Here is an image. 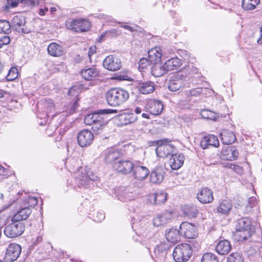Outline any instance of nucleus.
Listing matches in <instances>:
<instances>
[{"label": "nucleus", "instance_id": "nucleus-55", "mask_svg": "<svg viewBox=\"0 0 262 262\" xmlns=\"http://www.w3.org/2000/svg\"><path fill=\"white\" fill-rule=\"evenodd\" d=\"M66 165L69 167V170L74 171L75 168H77L79 170L78 165L76 164V162L74 160H69L66 163Z\"/></svg>", "mask_w": 262, "mask_h": 262}, {"label": "nucleus", "instance_id": "nucleus-21", "mask_svg": "<svg viewBox=\"0 0 262 262\" xmlns=\"http://www.w3.org/2000/svg\"><path fill=\"white\" fill-rule=\"evenodd\" d=\"M200 145L203 149L208 148L211 146L218 147L219 141L216 136L213 135H208L203 137Z\"/></svg>", "mask_w": 262, "mask_h": 262}, {"label": "nucleus", "instance_id": "nucleus-15", "mask_svg": "<svg viewBox=\"0 0 262 262\" xmlns=\"http://www.w3.org/2000/svg\"><path fill=\"white\" fill-rule=\"evenodd\" d=\"M94 140L93 133L88 130L80 131L77 136V141L81 147H86L91 144Z\"/></svg>", "mask_w": 262, "mask_h": 262}, {"label": "nucleus", "instance_id": "nucleus-13", "mask_svg": "<svg viewBox=\"0 0 262 262\" xmlns=\"http://www.w3.org/2000/svg\"><path fill=\"white\" fill-rule=\"evenodd\" d=\"M101 155L105 162L113 163L122 156V154L120 150L111 147L104 150Z\"/></svg>", "mask_w": 262, "mask_h": 262}, {"label": "nucleus", "instance_id": "nucleus-18", "mask_svg": "<svg viewBox=\"0 0 262 262\" xmlns=\"http://www.w3.org/2000/svg\"><path fill=\"white\" fill-rule=\"evenodd\" d=\"M238 151L234 146H225L223 147L220 157L224 160H235L238 157Z\"/></svg>", "mask_w": 262, "mask_h": 262}, {"label": "nucleus", "instance_id": "nucleus-53", "mask_svg": "<svg viewBox=\"0 0 262 262\" xmlns=\"http://www.w3.org/2000/svg\"><path fill=\"white\" fill-rule=\"evenodd\" d=\"M26 202L27 204V206L26 207H28L29 208L34 207L38 203L37 199L35 197L33 196H29Z\"/></svg>", "mask_w": 262, "mask_h": 262}, {"label": "nucleus", "instance_id": "nucleus-40", "mask_svg": "<svg viewBox=\"0 0 262 262\" xmlns=\"http://www.w3.org/2000/svg\"><path fill=\"white\" fill-rule=\"evenodd\" d=\"M154 65L151 67V73L155 77H160L167 73L166 69L164 68V64L160 63H153Z\"/></svg>", "mask_w": 262, "mask_h": 262}, {"label": "nucleus", "instance_id": "nucleus-16", "mask_svg": "<svg viewBox=\"0 0 262 262\" xmlns=\"http://www.w3.org/2000/svg\"><path fill=\"white\" fill-rule=\"evenodd\" d=\"M213 191L208 187L202 188L196 194V199L202 204L211 203L213 199Z\"/></svg>", "mask_w": 262, "mask_h": 262}, {"label": "nucleus", "instance_id": "nucleus-56", "mask_svg": "<svg viewBox=\"0 0 262 262\" xmlns=\"http://www.w3.org/2000/svg\"><path fill=\"white\" fill-rule=\"evenodd\" d=\"M107 35L111 37H116L121 34V31L118 29H112L105 32Z\"/></svg>", "mask_w": 262, "mask_h": 262}, {"label": "nucleus", "instance_id": "nucleus-41", "mask_svg": "<svg viewBox=\"0 0 262 262\" xmlns=\"http://www.w3.org/2000/svg\"><path fill=\"white\" fill-rule=\"evenodd\" d=\"M260 0H242V7L246 10H252L256 8Z\"/></svg>", "mask_w": 262, "mask_h": 262}, {"label": "nucleus", "instance_id": "nucleus-7", "mask_svg": "<svg viewBox=\"0 0 262 262\" xmlns=\"http://www.w3.org/2000/svg\"><path fill=\"white\" fill-rule=\"evenodd\" d=\"M21 251L20 245L16 244H10L8 246L4 257L5 262H12L16 260Z\"/></svg>", "mask_w": 262, "mask_h": 262}, {"label": "nucleus", "instance_id": "nucleus-49", "mask_svg": "<svg viewBox=\"0 0 262 262\" xmlns=\"http://www.w3.org/2000/svg\"><path fill=\"white\" fill-rule=\"evenodd\" d=\"M180 72H184V74L187 76V79H188L191 75L198 73V69L193 66H188Z\"/></svg>", "mask_w": 262, "mask_h": 262}, {"label": "nucleus", "instance_id": "nucleus-3", "mask_svg": "<svg viewBox=\"0 0 262 262\" xmlns=\"http://www.w3.org/2000/svg\"><path fill=\"white\" fill-rule=\"evenodd\" d=\"M169 141L168 139H164L152 142V145H157L156 152L158 157L168 158L173 153L174 146L168 144Z\"/></svg>", "mask_w": 262, "mask_h": 262}, {"label": "nucleus", "instance_id": "nucleus-27", "mask_svg": "<svg viewBox=\"0 0 262 262\" xmlns=\"http://www.w3.org/2000/svg\"><path fill=\"white\" fill-rule=\"evenodd\" d=\"M180 231V229L175 228L167 229L165 235L167 241L171 243H176L180 241L181 236Z\"/></svg>", "mask_w": 262, "mask_h": 262}, {"label": "nucleus", "instance_id": "nucleus-43", "mask_svg": "<svg viewBox=\"0 0 262 262\" xmlns=\"http://www.w3.org/2000/svg\"><path fill=\"white\" fill-rule=\"evenodd\" d=\"M138 64L140 71L145 72L149 68L151 69L152 63H151L149 59L143 58L139 60Z\"/></svg>", "mask_w": 262, "mask_h": 262}, {"label": "nucleus", "instance_id": "nucleus-54", "mask_svg": "<svg viewBox=\"0 0 262 262\" xmlns=\"http://www.w3.org/2000/svg\"><path fill=\"white\" fill-rule=\"evenodd\" d=\"M201 115L202 118L207 119L213 120L214 118L212 112L207 110L202 111Z\"/></svg>", "mask_w": 262, "mask_h": 262}, {"label": "nucleus", "instance_id": "nucleus-8", "mask_svg": "<svg viewBox=\"0 0 262 262\" xmlns=\"http://www.w3.org/2000/svg\"><path fill=\"white\" fill-rule=\"evenodd\" d=\"M132 172L134 179L142 181L147 177L149 171L146 166L142 165L140 162L135 161Z\"/></svg>", "mask_w": 262, "mask_h": 262}, {"label": "nucleus", "instance_id": "nucleus-38", "mask_svg": "<svg viewBox=\"0 0 262 262\" xmlns=\"http://www.w3.org/2000/svg\"><path fill=\"white\" fill-rule=\"evenodd\" d=\"M182 62L181 60L177 58H172L167 60L164 64V68L166 69L167 72L178 69Z\"/></svg>", "mask_w": 262, "mask_h": 262}, {"label": "nucleus", "instance_id": "nucleus-6", "mask_svg": "<svg viewBox=\"0 0 262 262\" xmlns=\"http://www.w3.org/2000/svg\"><path fill=\"white\" fill-rule=\"evenodd\" d=\"M187 76L184 74V72L179 71L173 75L169 80L168 89L170 91L176 92L180 90L182 86L185 85V81Z\"/></svg>", "mask_w": 262, "mask_h": 262}, {"label": "nucleus", "instance_id": "nucleus-45", "mask_svg": "<svg viewBox=\"0 0 262 262\" xmlns=\"http://www.w3.org/2000/svg\"><path fill=\"white\" fill-rule=\"evenodd\" d=\"M43 104L46 109V115L48 116V114L53 112L55 111V105L53 100L51 99H45L43 100Z\"/></svg>", "mask_w": 262, "mask_h": 262}, {"label": "nucleus", "instance_id": "nucleus-52", "mask_svg": "<svg viewBox=\"0 0 262 262\" xmlns=\"http://www.w3.org/2000/svg\"><path fill=\"white\" fill-rule=\"evenodd\" d=\"M113 79L119 81L126 80L131 81L133 80V78L127 74H118L114 77Z\"/></svg>", "mask_w": 262, "mask_h": 262}, {"label": "nucleus", "instance_id": "nucleus-37", "mask_svg": "<svg viewBox=\"0 0 262 262\" xmlns=\"http://www.w3.org/2000/svg\"><path fill=\"white\" fill-rule=\"evenodd\" d=\"M221 140L224 144L229 145L234 143L236 137L234 133L228 130H224L221 133Z\"/></svg>", "mask_w": 262, "mask_h": 262}, {"label": "nucleus", "instance_id": "nucleus-20", "mask_svg": "<svg viewBox=\"0 0 262 262\" xmlns=\"http://www.w3.org/2000/svg\"><path fill=\"white\" fill-rule=\"evenodd\" d=\"M168 194L164 191H159L150 194L148 201L151 204L161 205L164 203L167 199Z\"/></svg>", "mask_w": 262, "mask_h": 262}, {"label": "nucleus", "instance_id": "nucleus-48", "mask_svg": "<svg viewBox=\"0 0 262 262\" xmlns=\"http://www.w3.org/2000/svg\"><path fill=\"white\" fill-rule=\"evenodd\" d=\"M227 262H244V257L239 253L233 252L228 256Z\"/></svg>", "mask_w": 262, "mask_h": 262}, {"label": "nucleus", "instance_id": "nucleus-23", "mask_svg": "<svg viewBox=\"0 0 262 262\" xmlns=\"http://www.w3.org/2000/svg\"><path fill=\"white\" fill-rule=\"evenodd\" d=\"M104 115L99 114L97 119L92 126V129L96 134L100 133L108 123V119L103 116Z\"/></svg>", "mask_w": 262, "mask_h": 262}, {"label": "nucleus", "instance_id": "nucleus-50", "mask_svg": "<svg viewBox=\"0 0 262 262\" xmlns=\"http://www.w3.org/2000/svg\"><path fill=\"white\" fill-rule=\"evenodd\" d=\"M18 76V70L15 67L11 68L7 75V79L8 81H12L15 79Z\"/></svg>", "mask_w": 262, "mask_h": 262}, {"label": "nucleus", "instance_id": "nucleus-57", "mask_svg": "<svg viewBox=\"0 0 262 262\" xmlns=\"http://www.w3.org/2000/svg\"><path fill=\"white\" fill-rule=\"evenodd\" d=\"M230 168L238 174L241 175L244 173L243 168L239 165L236 164L230 165Z\"/></svg>", "mask_w": 262, "mask_h": 262}, {"label": "nucleus", "instance_id": "nucleus-32", "mask_svg": "<svg viewBox=\"0 0 262 262\" xmlns=\"http://www.w3.org/2000/svg\"><path fill=\"white\" fill-rule=\"evenodd\" d=\"M32 211L28 207H24L19 210L11 219V221H21L25 220L30 215Z\"/></svg>", "mask_w": 262, "mask_h": 262}, {"label": "nucleus", "instance_id": "nucleus-59", "mask_svg": "<svg viewBox=\"0 0 262 262\" xmlns=\"http://www.w3.org/2000/svg\"><path fill=\"white\" fill-rule=\"evenodd\" d=\"M10 42V39L9 36L5 35L0 38V49L4 45L9 44Z\"/></svg>", "mask_w": 262, "mask_h": 262}, {"label": "nucleus", "instance_id": "nucleus-39", "mask_svg": "<svg viewBox=\"0 0 262 262\" xmlns=\"http://www.w3.org/2000/svg\"><path fill=\"white\" fill-rule=\"evenodd\" d=\"M251 223L247 217H243L239 219L236 225V230L237 231L251 230Z\"/></svg>", "mask_w": 262, "mask_h": 262}, {"label": "nucleus", "instance_id": "nucleus-4", "mask_svg": "<svg viewBox=\"0 0 262 262\" xmlns=\"http://www.w3.org/2000/svg\"><path fill=\"white\" fill-rule=\"evenodd\" d=\"M67 29L76 32H83L88 31L91 28V23L84 19H76L67 20L66 23Z\"/></svg>", "mask_w": 262, "mask_h": 262}, {"label": "nucleus", "instance_id": "nucleus-62", "mask_svg": "<svg viewBox=\"0 0 262 262\" xmlns=\"http://www.w3.org/2000/svg\"><path fill=\"white\" fill-rule=\"evenodd\" d=\"M19 3L18 2L15 0H7V6H6L7 8L12 7L14 8L17 6V4Z\"/></svg>", "mask_w": 262, "mask_h": 262}, {"label": "nucleus", "instance_id": "nucleus-9", "mask_svg": "<svg viewBox=\"0 0 262 262\" xmlns=\"http://www.w3.org/2000/svg\"><path fill=\"white\" fill-rule=\"evenodd\" d=\"M163 107L164 106L161 101L156 99H150L147 101L145 106V109L150 114L158 116L162 112Z\"/></svg>", "mask_w": 262, "mask_h": 262}, {"label": "nucleus", "instance_id": "nucleus-31", "mask_svg": "<svg viewBox=\"0 0 262 262\" xmlns=\"http://www.w3.org/2000/svg\"><path fill=\"white\" fill-rule=\"evenodd\" d=\"M80 173L76 177V182L79 187H86L89 185V179L88 178V174L90 171H86V168L83 169L80 168L79 169Z\"/></svg>", "mask_w": 262, "mask_h": 262}, {"label": "nucleus", "instance_id": "nucleus-63", "mask_svg": "<svg viewBox=\"0 0 262 262\" xmlns=\"http://www.w3.org/2000/svg\"><path fill=\"white\" fill-rule=\"evenodd\" d=\"M76 86H72L71 87L68 92L69 95H72V96H77V92H76L75 94H74V92L76 90Z\"/></svg>", "mask_w": 262, "mask_h": 262}, {"label": "nucleus", "instance_id": "nucleus-58", "mask_svg": "<svg viewBox=\"0 0 262 262\" xmlns=\"http://www.w3.org/2000/svg\"><path fill=\"white\" fill-rule=\"evenodd\" d=\"M203 89L201 88H197L189 91L190 95L197 96L202 93Z\"/></svg>", "mask_w": 262, "mask_h": 262}, {"label": "nucleus", "instance_id": "nucleus-22", "mask_svg": "<svg viewBox=\"0 0 262 262\" xmlns=\"http://www.w3.org/2000/svg\"><path fill=\"white\" fill-rule=\"evenodd\" d=\"M184 159L183 154L173 153L169 158V165L173 170L178 169L183 165Z\"/></svg>", "mask_w": 262, "mask_h": 262}, {"label": "nucleus", "instance_id": "nucleus-61", "mask_svg": "<svg viewBox=\"0 0 262 262\" xmlns=\"http://www.w3.org/2000/svg\"><path fill=\"white\" fill-rule=\"evenodd\" d=\"M78 99H77L71 105L70 108L68 112L69 115L72 114L75 112L76 109L78 107Z\"/></svg>", "mask_w": 262, "mask_h": 262}, {"label": "nucleus", "instance_id": "nucleus-30", "mask_svg": "<svg viewBox=\"0 0 262 262\" xmlns=\"http://www.w3.org/2000/svg\"><path fill=\"white\" fill-rule=\"evenodd\" d=\"M215 250L220 255H226L231 251V246L228 240H221L216 245Z\"/></svg>", "mask_w": 262, "mask_h": 262}, {"label": "nucleus", "instance_id": "nucleus-29", "mask_svg": "<svg viewBox=\"0 0 262 262\" xmlns=\"http://www.w3.org/2000/svg\"><path fill=\"white\" fill-rule=\"evenodd\" d=\"M49 54L54 57H59L64 53L63 47L56 42H52L48 47Z\"/></svg>", "mask_w": 262, "mask_h": 262}, {"label": "nucleus", "instance_id": "nucleus-17", "mask_svg": "<svg viewBox=\"0 0 262 262\" xmlns=\"http://www.w3.org/2000/svg\"><path fill=\"white\" fill-rule=\"evenodd\" d=\"M117 110L114 109H104L88 114L84 118V122L86 125H93L99 114H116Z\"/></svg>", "mask_w": 262, "mask_h": 262}, {"label": "nucleus", "instance_id": "nucleus-28", "mask_svg": "<svg viewBox=\"0 0 262 262\" xmlns=\"http://www.w3.org/2000/svg\"><path fill=\"white\" fill-rule=\"evenodd\" d=\"M148 54L149 61L152 63H157L161 61L162 56L161 49L159 47H156L149 50Z\"/></svg>", "mask_w": 262, "mask_h": 262}, {"label": "nucleus", "instance_id": "nucleus-24", "mask_svg": "<svg viewBox=\"0 0 262 262\" xmlns=\"http://www.w3.org/2000/svg\"><path fill=\"white\" fill-rule=\"evenodd\" d=\"M171 216V214L168 212L157 214L152 220L154 226L158 227L165 225L170 220Z\"/></svg>", "mask_w": 262, "mask_h": 262}, {"label": "nucleus", "instance_id": "nucleus-33", "mask_svg": "<svg viewBox=\"0 0 262 262\" xmlns=\"http://www.w3.org/2000/svg\"><path fill=\"white\" fill-rule=\"evenodd\" d=\"M118 199L122 202H127L133 200L134 199V194L129 191L128 188L123 187L119 188L117 192Z\"/></svg>", "mask_w": 262, "mask_h": 262}, {"label": "nucleus", "instance_id": "nucleus-44", "mask_svg": "<svg viewBox=\"0 0 262 262\" xmlns=\"http://www.w3.org/2000/svg\"><path fill=\"white\" fill-rule=\"evenodd\" d=\"M11 32V25L9 21L1 19L0 20V33L8 34Z\"/></svg>", "mask_w": 262, "mask_h": 262}, {"label": "nucleus", "instance_id": "nucleus-60", "mask_svg": "<svg viewBox=\"0 0 262 262\" xmlns=\"http://www.w3.org/2000/svg\"><path fill=\"white\" fill-rule=\"evenodd\" d=\"M86 171H90V173L88 174V178L89 179V183L91 181H96L98 180V176L92 172L90 169H86Z\"/></svg>", "mask_w": 262, "mask_h": 262}, {"label": "nucleus", "instance_id": "nucleus-14", "mask_svg": "<svg viewBox=\"0 0 262 262\" xmlns=\"http://www.w3.org/2000/svg\"><path fill=\"white\" fill-rule=\"evenodd\" d=\"M134 164L129 160H122L116 162L114 167L118 172L126 175L132 172Z\"/></svg>", "mask_w": 262, "mask_h": 262}, {"label": "nucleus", "instance_id": "nucleus-36", "mask_svg": "<svg viewBox=\"0 0 262 262\" xmlns=\"http://www.w3.org/2000/svg\"><path fill=\"white\" fill-rule=\"evenodd\" d=\"M232 208V204L230 200H224L216 208L217 212L219 213L228 215Z\"/></svg>", "mask_w": 262, "mask_h": 262}, {"label": "nucleus", "instance_id": "nucleus-35", "mask_svg": "<svg viewBox=\"0 0 262 262\" xmlns=\"http://www.w3.org/2000/svg\"><path fill=\"white\" fill-rule=\"evenodd\" d=\"M80 74L83 78L86 80H92L99 75V71L95 68H90L82 70Z\"/></svg>", "mask_w": 262, "mask_h": 262}, {"label": "nucleus", "instance_id": "nucleus-42", "mask_svg": "<svg viewBox=\"0 0 262 262\" xmlns=\"http://www.w3.org/2000/svg\"><path fill=\"white\" fill-rule=\"evenodd\" d=\"M252 235L251 230L237 231L236 230L235 233V236L239 242L247 240Z\"/></svg>", "mask_w": 262, "mask_h": 262}, {"label": "nucleus", "instance_id": "nucleus-34", "mask_svg": "<svg viewBox=\"0 0 262 262\" xmlns=\"http://www.w3.org/2000/svg\"><path fill=\"white\" fill-rule=\"evenodd\" d=\"M164 178V172L162 168L156 167L150 174V181L155 184L161 183Z\"/></svg>", "mask_w": 262, "mask_h": 262}, {"label": "nucleus", "instance_id": "nucleus-10", "mask_svg": "<svg viewBox=\"0 0 262 262\" xmlns=\"http://www.w3.org/2000/svg\"><path fill=\"white\" fill-rule=\"evenodd\" d=\"M180 232L181 235L187 238H193L198 234L196 227L187 222H184L180 226Z\"/></svg>", "mask_w": 262, "mask_h": 262}, {"label": "nucleus", "instance_id": "nucleus-19", "mask_svg": "<svg viewBox=\"0 0 262 262\" xmlns=\"http://www.w3.org/2000/svg\"><path fill=\"white\" fill-rule=\"evenodd\" d=\"M171 246L170 244L168 242H162L155 248V254L160 262L164 261L167 252Z\"/></svg>", "mask_w": 262, "mask_h": 262}, {"label": "nucleus", "instance_id": "nucleus-1", "mask_svg": "<svg viewBox=\"0 0 262 262\" xmlns=\"http://www.w3.org/2000/svg\"><path fill=\"white\" fill-rule=\"evenodd\" d=\"M129 93L125 90L119 88L110 89L105 94V98L108 105L119 106L125 102L129 98Z\"/></svg>", "mask_w": 262, "mask_h": 262}, {"label": "nucleus", "instance_id": "nucleus-12", "mask_svg": "<svg viewBox=\"0 0 262 262\" xmlns=\"http://www.w3.org/2000/svg\"><path fill=\"white\" fill-rule=\"evenodd\" d=\"M104 68L111 71H116L120 69L122 66L120 60L113 55L107 56L103 60Z\"/></svg>", "mask_w": 262, "mask_h": 262}, {"label": "nucleus", "instance_id": "nucleus-47", "mask_svg": "<svg viewBox=\"0 0 262 262\" xmlns=\"http://www.w3.org/2000/svg\"><path fill=\"white\" fill-rule=\"evenodd\" d=\"M185 213L189 217H195L199 213V210L196 206L192 205L185 208Z\"/></svg>", "mask_w": 262, "mask_h": 262}, {"label": "nucleus", "instance_id": "nucleus-2", "mask_svg": "<svg viewBox=\"0 0 262 262\" xmlns=\"http://www.w3.org/2000/svg\"><path fill=\"white\" fill-rule=\"evenodd\" d=\"M192 253V250L190 245L181 244L177 245L173 251V257L177 262L188 261Z\"/></svg>", "mask_w": 262, "mask_h": 262}, {"label": "nucleus", "instance_id": "nucleus-5", "mask_svg": "<svg viewBox=\"0 0 262 262\" xmlns=\"http://www.w3.org/2000/svg\"><path fill=\"white\" fill-rule=\"evenodd\" d=\"M24 224L19 221H13L8 225L5 228L4 232L8 237L14 238L23 234L25 231Z\"/></svg>", "mask_w": 262, "mask_h": 262}, {"label": "nucleus", "instance_id": "nucleus-64", "mask_svg": "<svg viewBox=\"0 0 262 262\" xmlns=\"http://www.w3.org/2000/svg\"><path fill=\"white\" fill-rule=\"evenodd\" d=\"M42 241V237L41 236H38L35 239H32L33 243L35 245L38 244V243L41 242Z\"/></svg>", "mask_w": 262, "mask_h": 262}, {"label": "nucleus", "instance_id": "nucleus-51", "mask_svg": "<svg viewBox=\"0 0 262 262\" xmlns=\"http://www.w3.org/2000/svg\"><path fill=\"white\" fill-rule=\"evenodd\" d=\"M256 203L257 202L255 198H250L248 200V204L246 206V212L249 213L251 212L252 208L256 205Z\"/></svg>", "mask_w": 262, "mask_h": 262}, {"label": "nucleus", "instance_id": "nucleus-26", "mask_svg": "<svg viewBox=\"0 0 262 262\" xmlns=\"http://www.w3.org/2000/svg\"><path fill=\"white\" fill-rule=\"evenodd\" d=\"M137 87L140 93L143 94H150L155 90V84L150 81L139 82Z\"/></svg>", "mask_w": 262, "mask_h": 262}, {"label": "nucleus", "instance_id": "nucleus-46", "mask_svg": "<svg viewBox=\"0 0 262 262\" xmlns=\"http://www.w3.org/2000/svg\"><path fill=\"white\" fill-rule=\"evenodd\" d=\"M201 262H219V259L215 254L207 252L203 254Z\"/></svg>", "mask_w": 262, "mask_h": 262}, {"label": "nucleus", "instance_id": "nucleus-11", "mask_svg": "<svg viewBox=\"0 0 262 262\" xmlns=\"http://www.w3.org/2000/svg\"><path fill=\"white\" fill-rule=\"evenodd\" d=\"M26 19L22 15L14 16L11 21L12 27L19 33H28L29 30L26 26Z\"/></svg>", "mask_w": 262, "mask_h": 262}, {"label": "nucleus", "instance_id": "nucleus-25", "mask_svg": "<svg viewBox=\"0 0 262 262\" xmlns=\"http://www.w3.org/2000/svg\"><path fill=\"white\" fill-rule=\"evenodd\" d=\"M118 118L120 126L134 123L137 120V117L133 113H124L119 115Z\"/></svg>", "mask_w": 262, "mask_h": 262}]
</instances>
